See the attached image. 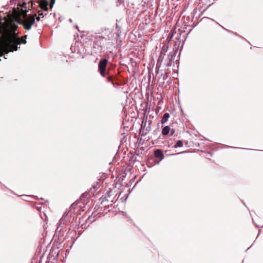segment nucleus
I'll use <instances>...</instances> for the list:
<instances>
[{
	"label": "nucleus",
	"mask_w": 263,
	"mask_h": 263,
	"mask_svg": "<svg viewBox=\"0 0 263 263\" xmlns=\"http://www.w3.org/2000/svg\"><path fill=\"white\" fill-rule=\"evenodd\" d=\"M17 28L15 24H11L10 27L3 25L0 20V57L17 50V46L21 44H26L27 35L22 36L21 41L15 32Z\"/></svg>",
	"instance_id": "obj_1"
},
{
	"label": "nucleus",
	"mask_w": 263,
	"mask_h": 263,
	"mask_svg": "<svg viewBox=\"0 0 263 263\" xmlns=\"http://www.w3.org/2000/svg\"><path fill=\"white\" fill-rule=\"evenodd\" d=\"M25 15L26 17L21 20V24L23 26L25 30H29L31 29L32 26L35 23L36 14L35 13L29 16H27V14Z\"/></svg>",
	"instance_id": "obj_2"
},
{
	"label": "nucleus",
	"mask_w": 263,
	"mask_h": 263,
	"mask_svg": "<svg viewBox=\"0 0 263 263\" xmlns=\"http://www.w3.org/2000/svg\"><path fill=\"white\" fill-rule=\"evenodd\" d=\"M103 41L104 40L101 39V36H99L96 37L93 42L92 52L95 54L101 53L104 50L103 47Z\"/></svg>",
	"instance_id": "obj_3"
},
{
	"label": "nucleus",
	"mask_w": 263,
	"mask_h": 263,
	"mask_svg": "<svg viewBox=\"0 0 263 263\" xmlns=\"http://www.w3.org/2000/svg\"><path fill=\"white\" fill-rule=\"evenodd\" d=\"M20 2H22V4H21L20 2H18L17 3V8H14V9L15 12H17L18 10H20V8L22 9V12L25 14L26 15L28 13V11L26 10L27 8V4H31V8H33V5L35 3L38 2V0H20Z\"/></svg>",
	"instance_id": "obj_4"
},
{
	"label": "nucleus",
	"mask_w": 263,
	"mask_h": 263,
	"mask_svg": "<svg viewBox=\"0 0 263 263\" xmlns=\"http://www.w3.org/2000/svg\"><path fill=\"white\" fill-rule=\"evenodd\" d=\"M107 63L108 60L106 58L101 59L99 62L98 71L102 77H105L106 74L108 73V71H106Z\"/></svg>",
	"instance_id": "obj_5"
},
{
	"label": "nucleus",
	"mask_w": 263,
	"mask_h": 263,
	"mask_svg": "<svg viewBox=\"0 0 263 263\" xmlns=\"http://www.w3.org/2000/svg\"><path fill=\"white\" fill-rule=\"evenodd\" d=\"M101 36V39L104 40V41H103V47L104 50L109 49L111 46H114V43L113 40L111 39L109 36H107V37Z\"/></svg>",
	"instance_id": "obj_6"
},
{
	"label": "nucleus",
	"mask_w": 263,
	"mask_h": 263,
	"mask_svg": "<svg viewBox=\"0 0 263 263\" xmlns=\"http://www.w3.org/2000/svg\"><path fill=\"white\" fill-rule=\"evenodd\" d=\"M37 3L39 4V6L40 7L41 9L45 11V15H46L48 11V6L49 5V2L48 0H41L40 1L38 0V2Z\"/></svg>",
	"instance_id": "obj_7"
},
{
	"label": "nucleus",
	"mask_w": 263,
	"mask_h": 263,
	"mask_svg": "<svg viewBox=\"0 0 263 263\" xmlns=\"http://www.w3.org/2000/svg\"><path fill=\"white\" fill-rule=\"evenodd\" d=\"M146 123L147 121H143L141 124V128L143 129L144 130H145L146 132L145 133H143L142 134V136H145L146 135L147 133L149 132L151 130V125L152 124V121L149 120L148 121V125L146 126Z\"/></svg>",
	"instance_id": "obj_8"
},
{
	"label": "nucleus",
	"mask_w": 263,
	"mask_h": 263,
	"mask_svg": "<svg viewBox=\"0 0 263 263\" xmlns=\"http://www.w3.org/2000/svg\"><path fill=\"white\" fill-rule=\"evenodd\" d=\"M154 154L156 157L162 160L164 158V154L160 149H157L155 151Z\"/></svg>",
	"instance_id": "obj_9"
},
{
	"label": "nucleus",
	"mask_w": 263,
	"mask_h": 263,
	"mask_svg": "<svg viewBox=\"0 0 263 263\" xmlns=\"http://www.w3.org/2000/svg\"><path fill=\"white\" fill-rule=\"evenodd\" d=\"M170 118V114L167 112L165 113L161 120V124H163L167 122L168 118Z\"/></svg>",
	"instance_id": "obj_10"
},
{
	"label": "nucleus",
	"mask_w": 263,
	"mask_h": 263,
	"mask_svg": "<svg viewBox=\"0 0 263 263\" xmlns=\"http://www.w3.org/2000/svg\"><path fill=\"white\" fill-rule=\"evenodd\" d=\"M170 130H171V129H170V126H165L162 129V134L163 135L166 136L168 134Z\"/></svg>",
	"instance_id": "obj_11"
},
{
	"label": "nucleus",
	"mask_w": 263,
	"mask_h": 263,
	"mask_svg": "<svg viewBox=\"0 0 263 263\" xmlns=\"http://www.w3.org/2000/svg\"><path fill=\"white\" fill-rule=\"evenodd\" d=\"M183 146V142L181 140H178L174 146V147H181Z\"/></svg>",
	"instance_id": "obj_12"
},
{
	"label": "nucleus",
	"mask_w": 263,
	"mask_h": 263,
	"mask_svg": "<svg viewBox=\"0 0 263 263\" xmlns=\"http://www.w3.org/2000/svg\"><path fill=\"white\" fill-rule=\"evenodd\" d=\"M69 216V214L68 213H64L62 217V218L60 219V222L61 223H62L63 221L64 222V221L66 220V219L67 218V217Z\"/></svg>",
	"instance_id": "obj_13"
},
{
	"label": "nucleus",
	"mask_w": 263,
	"mask_h": 263,
	"mask_svg": "<svg viewBox=\"0 0 263 263\" xmlns=\"http://www.w3.org/2000/svg\"><path fill=\"white\" fill-rule=\"evenodd\" d=\"M159 133V128H157L153 132V135L154 138H156L158 136Z\"/></svg>",
	"instance_id": "obj_14"
},
{
	"label": "nucleus",
	"mask_w": 263,
	"mask_h": 263,
	"mask_svg": "<svg viewBox=\"0 0 263 263\" xmlns=\"http://www.w3.org/2000/svg\"><path fill=\"white\" fill-rule=\"evenodd\" d=\"M116 28L118 29V31L121 32V29L122 28V25L120 24V22L117 21V23H116Z\"/></svg>",
	"instance_id": "obj_15"
},
{
	"label": "nucleus",
	"mask_w": 263,
	"mask_h": 263,
	"mask_svg": "<svg viewBox=\"0 0 263 263\" xmlns=\"http://www.w3.org/2000/svg\"><path fill=\"white\" fill-rule=\"evenodd\" d=\"M17 2L21 3V2H20V0H10L9 2V4L10 5H15V4H16V3Z\"/></svg>",
	"instance_id": "obj_16"
},
{
	"label": "nucleus",
	"mask_w": 263,
	"mask_h": 263,
	"mask_svg": "<svg viewBox=\"0 0 263 263\" xmlns=\"http://www.w3.org/2000/svg\"><path fill=\"white\" fill-rule=\"evenodd\" d=\"M44 12H45L44 10H39L38 11L39 15L40 16L44 17V15H45V13H44Z\"/></svg>",
	"instance_id": "obj_17"
},
{
	"label": "nucleus",
	"mask_w": 263,
	"mask_h": 263,
	"mask_svg": "<svg viewBox=\"0 0 263 263\" xmlns=\"http://www.w3.org/2000/svg\"><path fill=\"white\" fill-rule=\"evenodd\" d=\"M107 80L108 82H112V79L111 77H107Z\"/></svg>",
	"instance_id": "obj_18"
},
{
	"label": "nucleus",
	"mask_w": 263,
	"mask_h": 263,
	"mask_svg": "<svg viewBox=\"0 0 263 263\" xmlns=\"http://www.w3.org/2000/svg\"><path fill=\"white\" fill-rule=\"evenodd\" d=\"M30 197V196H25V198H24L23 199L25 201H29V199L28 198Z\"/></svg>",
	"instance_id": "obj_19"
},
{
	"label": "nucleus",
	"mask_w": 263,
	"mask_h": 263,
	"mask_svg": "<svg viewBox=\"0 0 263 263\" xmlns=\"http://www.w3.org/2000/svg\"><path fill=\"white\" fill-rule=\"evenodd\" d=\"M35 19H36V21L39 22V21H40L41 20V17H40V16H38V17H37V16H36V17H35Z\"/></svg>",
	"instance_id": "obj_20"
},
{
	"label": "nucleus",
	"mask_w": 263,
	"mask_h": 263,
	"mask_svg": "<svg viewBox=\"0 0 263 263\" xmlns=\"http://www.w3.org/2000/svg\"><path fill=\"white\" fill-rule=\"evenodd\" d=\"M171 131V134L172 135H173L175 133V130L174 129H172Z\"/></svg>",
	"instance_id": "obj_21"
},
{
	"label": "nucleus",
	"mask_w": 263,
	"mask_h": 263,
	"mask_svg": "<svg viewBox=\"0 0 263 263\" xmlns=\"http://www.w3.org/2000/svg\"><path fill=\"white\" fill-rule=\"evenodd\" d=\"M171 63H172V60H170V62L169 63H167L166 65L167 66H171Z\"/></svg>",
	"instance_id": "obj_22"
},
{
	"label": "nucleus",
	"mask_w": 263,
	"mask_h": 263,
	"mask_svg": "<svg viewBox=\"0 0 263 263\" xmlns=\"http://www.w3.org/2000/svg\"><path fill=\"white\" fill-rule=\"evenodd\" d=\"M192 29H190V30L188 31V32L186 34V36L188 35V34L190 33V32L192 31Z\"/></svg>",
	"instance_id": "obj_23"
},
{
	"label": "nucleus",
	"mask_w": 263,
	"mask_h": 263,
	"mask_svg": "<svg viewBox=\"0 0 263 263\" xmlns=\"http://www.w3.org/2000/svg\"><path fill=\"white\" fill-rule=\"evenodd\" d=\"M102 203L103 202H104V201H106L107 200L105 199V197L103 198V197H102Z\"/></svg>",
	"instance_id": "obj_24"
},
{
	"label": "nucleus",
	"mask_w": 263,
	"mask_h": 263,
	"mask_svg": "<svg viewBox=\"0 0 263 263\" xmlns=\"http://www.w3.org/2000/svg\"><path fill=\"white\" fill-rule=\"evenodd\" d=\"M54 3H55V0H53L52 2L51 7H53V5H54Z\"/></svg>",
	"instance_id": "obj_25"
},
{
	"label": "nucleus",
	"mask_w": 263,
	"mask_h": 263,
	"mask_svg": "<svg viewBox=\"0 0 263 263\" xmlns=\"http://www.w3.org/2000/svg\"><path fill=\"white\" fill-rule=\"evenodd\" d=\"M69 21L70 23H71V22H72V19H71V18H69Z\"/></svg>",
	"instance_id": "obj_26"
},
{
	"label": "nucleus",
	"mask_w": 263,
	"mask_h": 263,
	"mask_svg": "<svg viewBox=\"0 0 263 263\" xmlns=\"http://www.w3.org/2000/svg\"><path fill=\"white\" fill-rule=\"evenodd\" d=\"M232 148H238V147H231Z\"/></svg>",
	"instance_id": "obj_27"
},
{
	"label": "nucleus",
	"mask_w": 263,
	"mask_h": 263,
	"mask_svg": "<svg viewBox=\"0 0 263 263\" xmlns=\"http://www.w3.org/2000/svg\"><path fill=\"white\" fill-rule=\"evenodd\" d=\"M85 195V194H83L82 195H81V197H83Z\"/></svg>",
	"instance_id": "obj_28"
},
{
	"label": "nucleus",
	"mask_w": 263,
	"mask_h": 263,
	"mask_svg": "<svg viewBox=\"0 0 263 263\" xmlns=\"http://www.w3.org/2000/svg\"><path fill=\"white\" fill-rule=\"evenodd\" d=\"M90 218V217H88V219H87V220H88H88H89Z\"/></svg>",
	"instance_id": "obj_29"
},
{
	"label": "nucleus",
	"mask_w": 263,
	"mask_h": 263,
	"mask_svg": "<svg viewBox=\"0 0 263 263\" xmlns=\"http://www.w3.org/2000/svg\"><path fill=\"white\" fill-rule=\"evenodd\" d=\"M82 229H83L84 228V226H83V224L82 225Z\"/></svg>",
	"instance_id": "obj_30"
},
{
	"label": "nucleus",
	"mask_w": 263,
	"mask_h": 263,
	"mask_svg": "<svg viewBox=\"0 0 263 263\" xmlns=\"http://www.w3.org/2000/svg\"><path fill=\"white\" fill-rule=\"evenodd\" d=\"M82 229H83L84 228V226H83V224L82 225Z\"/></svg>",
	"instance_id": "obj_31"
},
{
	"label": "nucleus",
	"mask_w": 263,
	"mask_h": 263,
	"mask_svg": "<svg viewBox=\"0 0 263 263\" xmlns=\"http://www.w3.org/2000/svg\"><path fill=\"white\" fill-rule=\"evenodd\" d=\"M171 56L172 57V53L168 55V57Z\"/></svg>",
	"instance_id": "obj_32"
},
{
	"label": "nucleus",
	"mask_w": 263,
	"mask_h": 263,
	"mask_svg": "<svg viewBox=\"0 0 263 263\" xmlns=\"http://www.w3.org/2000/svg\"><path fill=\"white\" fill-rule=\"evenodd\" d=\"M110 35L112 36V33H110Z\"/></svg>",
	"instance_id": "obj_33"
},
{
	"label": "nucleus",
	"mask_w": 263,
	"mask_h": 263,
	"mask_svg": "<svg viewBox=\"0 0 263 263\" xmlns=\"http://www.w3.org/2000/svg\"><path fill=\"white\" fill-rule=\"evenodd\" d=\"M172 36H173V35H172L171 36V38H170V39H172Z\"/></svg>",
	"instance_id": "obj_34"
}]
</instances>
